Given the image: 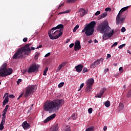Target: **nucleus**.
I'll list each match as a JSON object with an SVG mask.
<instances>
[{
	"instance_id": "obj_55",
	"label": "nucleus",
	"mask_w": 131,
	"mask_h": 131,
	"mask_svg": "<svg viewBox=\"0 0 131 131\" xmlns=\"http://www.w3.org/2000/svg\"><path fill=\"white\" fill-rule=\"evenodd\" d=\"M74 46V43H72L70 45L69 47L71 49L72 48H73Z\"/></svg>"
},
{
	"instance_id": "obj_51",
	"label": "nucleus",
	"mask_w": 131,
	"mask_h": 131,
	"mask_svg": "<svg viewBox=\"0 0 131 131\" xmlns=\"http://www.w3.org/2000/svg\"><path fill=\"white\" fill-rule=\"evenodd\" d=\"M97 60H99V62H100V63H103V61H104V59L100 58L99 59H97Z\"/></svg>"
},
{
	"instance_id": "obj_12",
	"label": "nucleus",
	"mask_w": 131,
	"mask_h": 131,
	"mask_svg": "<svg viewBox=\"0 0 131 131\" xmlns=\"http://www.w3.org/2000/svg\"><path fill=\"white\" fill-rule=\"evenodd\" d=\"M55 28H52L50 31L48 32V35L50 38V39H52V37H54L55 35L54 33L55 32Z\"/></svg>"
},
{
	"instance_id": "obj_38",
	"label": "nucleus",
	"mask_w": 131,
	"mask_h": 131,
	"mask_svg": "<svg viewBox=\"0 0 131 131\" xmlns=\"http://www.w3.org/2000/svg\"><path fill=\"white\" fill-rule=\"evenodd\" d=\"M126 29H125V28L124 27H123L122 28V29H121V32H125Z\"/></svg>"
},
{
	"instance_id": "obj_9",
	"label": "nucleus",
	"mask_w": 131,
	"mask_h": 131,
	"mask_svg": "<svg viewBox=\"0 0 131 131\" xmlns=\"http://www.w3.org/2000/svg\"><path fill=\"white\" fill-rule=\"evenodd\" d=\"M62 34H63V32L61 31V30H57L54 32V37H51V38L54 39H57L60 37Z\"/></svg>"
},
{
	"instance_id": "obj_36",
	"label": "nucleus",
	"mask_w": 131,
	"mask_h": 131,
	"mask_svg": "<svg viewBox=\"0 0 131 131\" xmlns=\"http://www.w3.org/2000/svg\"><path fill=\"white\" fill-rule=\"evenodd\" d=\"M88 112H89V114H91V113H92V112H93V108L91 107V108H89Z\"/></svg>"
},
{
	"instance_id": "obj_7",
	"label": "nucleus",
	"mask_w": 131,
	"mask_h": 131,
	"mask_svg": "<svg viewBox=\"0 0 131 131\" xmlns=\"http://www.w3.org/2000/svg\"><path fill=\"white\" fill-rule=\"evenodd\" d=\"M35 89V85H33L31 86H28L27 89L26 90V92L24 95V97L28 98L30 95H32L33 93H34V90Z\"/></svg>"
},
{
	"instance_id": "obj_40",
	"label": "nucleus",
	"mask_w": 131,
	"mask_h": 131,
	"mask_svg": "<svg viewBox=\"0 0 131 131\" xmlns=\"http://www.w3.org/2000/svg\"><path fill=\"white\" fill-rule=\"evenodd\" d=\"M123 68L122 67H120L119 69V71H120V72L121 73H123Z\"/></svg>"
},
{
	"instance_id": "obj_28",
	"label": "nucleus",
	"mask_w": 131,
	"mask_h": 131,
	"mask_svg": "<svg viewBox=\"0 0 131 131\" xmlns=\"http://www.w3.org/2000/svg\"><path fill=\"white\" fill-rule=\"evenodd\" d=\"M68 13H70V10H67L64 12H61L58 13V15H61V14H67Z\"/></svg>"
},
{
	"instance_id": "obj_17",
	"label": "nucleus",
	"mask_w": 131,
	"mask_h": 131,
	"mask_svg": "<svg viewBox=\"0 0 131 131\" xmlns=\"http://www.w3.org/2000/svg\"><path fill=\"white\" fill-rule=\"evenodd\" d=\"M94 78H91L90 79H89L86 81V85L92 86L93 84H94Z\"/></svg>"
},
{
	"instance_id": "obj_33",
	"label": "nucleus",
	"mask_w": 131,
	"mask_h": 131,
	"mask_svg": "<svg viewBox=\"0 0 131 131\" xmlns=\"http://www.w3.org/2000/svg\"><path fill=\"white\" fill-rule=\"evenodd\" d=\"M130 97H131V91L130 90V91H129V92L127 94V98H130Z\"/></svg>"
},
{
	"instance_id": "obj_53",
	"label": "nucleus",
	"mask_w": 131,
	"mask_h": 131,
	"mask_svg": "<svg viewBox=\"0 0 131 131\" xmlns=\"http://www.w3.org/2000/svg\"><path fill=\"white\" fill-rule=\"evenodd\" d=\"M6 122V120H2V121H1V123L0 124L1 125H3L5 124V122Z\"/></svg>"
},
{
	"instance_id": "obj_44",
	"label": "nucleus",
	"mask_w": 131,
	"mask_h": 131,
	"mask_svg": "<svg viewBox=\"0 0 131 131\" xmlns=\"http://www.w3.org/2000/svg\"><path fill=\"white\" fill-rule=\"evenodd\" d=\"M125 46V43L122 44L119 46L118 49H122V48H123V47H124Z\"/></svg>"
},
{
	"instance_id": "obj_56",
	"label": "nucleus",
	"mask_w": 131,
	"mask_h": 131,
	"mask_svg": "<svg viewBox=\"0 0 131 131\" xmlns=\"http://www.w3.org/2000/svg\"><path fill=\"white\" fill-rule=\"evenodd\" d=\"M9 98L13 99V98H15V96H14V95H13V94H11V95H9Z\"/></svg>"
},
{
	"instance_id": "obj_14",
	"label": "nucleus",
	"mask_w": 131,
	"mask_h": 131,
	"mask_svg": "<svg viewBox=\"0 0 131 131\" xmlns=\"http://www.w3.org/2000/svg\"><path fill=\"white\" fill-rule=\"evenodd\" d=\"M22 126L24 128V129H29V128H30V123H27V121H25L22 124Z\"/></svg>"
},
{
	"instance_id": "obj_21",
	"label": "nucleus",
	"mask_w": 131,
	"mask_h": 131,
	"mask_svg": "<svg viewBox=\"0 0 131 131\" xmlns=\"http://www.w3.org/2000/svg\"><path fill=\"white\" fill-rule=\"evenodd\" d=\"M124 108V105H123V103L120 102L119 104V107L118 108V111H121Z\"/></svg>"
},
{
	"instance_id": "obj_20",
	"label": "nucleus",
	"mask_w": 131,
	"mask_h": 131,
	"mask_svg": "<svg viewBox=\"0 0 131 131\" xmlns=\"http://www.w3.org/2000/svg\"><path fill=\"white\" fill-rule=\"evenodd\" d=\"M9 103V96H7L4 100L3 101V107H4V106H6V104L8 103Z\"/></svg>"
},
{
	"instance_id": "obj_52",
	"label": "nucleus",
	"mask_w": 131,
	"mask_h": 131,
	"mask_svg": "<svg viewBox=\"0 0 131 131\" xmlns=\"http://www.w3.org/2000/svg\"><path fill=\"white\" fill-rule=\"evenodd\" d=\"M28 39V38H27V37H25L23 39V41H24V42H27Z\"/></svg>"
},
{
	"instance_id": "obj_35",
	"label": "nucleus",
	"mask_w": 131,
	"mask_h": 131,
	"mask_svg": "<svg viewBox=\"0 0 131 131\" xmlns=\"http://www.w3.org/2000/svg\"><path fill=\"white\" fill-rule=\"evenodd\" d=\"M94 63H95V65L96 66H98V65H99V64H100L101 63V62L99 61V60H96Z\"/></svg>"
},
{
	"instance_id": "obj_30",
	"label": "nucleus",
	"mask_w": 131,
	"mask_h": 131,
	"mask_svg": "<svg viewBox=\"0 0 131 131\" xmlns=\"http://www.w3.org/2000/svg\"><path fill=\"white\" fill-rule=\"evenodd\" d=\"M8 109H9V105L8 104L6 105L5 109L3 110V112H8Z\"/></svg>"
},
{
	"instance_id": "obj_41",
	"label": "nucleus",
	"mask_w": 131,
	"mask_h": 131,
	"mask_svg": "<svg viewBox=\"0 0 131 131\" xmlns=\"http://www.w3.org/2000/svg\"><path fill=\"white\" fill-rule=\"evenodd\" d=\"M58 128H59V127H58V124H57V125H56L54 127V128H53V130L57 131V130H58Z\"/></svg>"
},
{
	"instance_id": "obj_59",
	"label": "nucleus",
	"mask_w": 131,
	"mask_h": 131,
	"mask_svg": "<svg viewBox=\"0 0 131 131\" xmlns=\"http://www.w3.org/2000/svg\"><path fill=\"white\" fill-rule=\"evenodd\" d=\"M62 6H64V4H60L58 6V9H60Z\"/></svg>"
},
{
	"instance_id": "obj_26",
	"label": "nucleus",
	"mask_w": 131,
	"mask_h": 131,
	"mask_svg": "<svg viewBox=\"0 0 131 131\" xmlns=\"http://www.w3.org/2000/svg\"><path fill=\"white\" fill-rule=\"evenodd\" d=\"M48 70H49V68L46 67L43 71V75H45V76L47 75V72H48Z\"/></svg>"
},
{
	"instance_id": "obj_27",
	"label": "nucleus",
	"mask_w": 131,
	"mask_h": 131,
	"mask_svg": "<svg viewBox=\"0 0 131 131\" xmlns=\"http://www.w3.org/2000/svg\"><path fill=\"white\" fill-rule=\"evenodd\" d=\"M78 28H79V26L78 25H77L74 28L73 31V32H76V31L77 30V29H78Z\"/></svg>"
},
{
	"instance_id": "obj_47",
	"label": "nucleus",
	"mask_w": 131,
	"mask_h": 131,
	"mask_svg": "<svg viewBox=\"0 0 131 131\" xmlns=\"http://www.w3.org/2000/svg\"><path fill=\"white\" fill-rule=\"evenodd\" d=\"M108 71H109V69H105L103 72V74H106Z\"/></svg>"
},
{
	"instance_id": "obj_23",
	"label": "nucleus",
	"mask_w": 131,
	"mask_h": 131,
	"mask_svg": "<svg viewBox=\"0 0 131 131\" xmlns=\"http://www.w3.org/2000/svg\"><path fill=\"white\" fill-rule=\"evenodd\" d=\"M104 104L105 105V107H106V108H108V107H110V101L107 100L104 103Z\"/></svg>"
},
{
	"instance_id": "obj_63",
	"label": "nucleus",
	"mask_w": 131,
	"mask_h": 131,
	"mask_svg": "<svg viewBox=\"0 0 131 131\" xmlns=\"http://www.w3.org/2000/svg\"><path fill=\"white\" fill-rule=\"evenodd\" d=\"M94 42H95V43H97V42H98V40H97V39H94Z\"/></svg>"
},
{
	"instance_id": "obj_62",
	"label": "nucleus",
	"mask_w": 131,
	"mask_h": 131,
	"mask_svg": "<svg viewBox=\"0 0 131 131\" xmlns=\"http://www.w3.org/2000/svg\"><path fill=\"white\" fill-rule=\"evenodd\" d=\"M69 42H70V39H68L66 42V43H68Z\"/></svg>"
},
{
	"instance_id": "obj_32",
	"label": "nucleus",
	"mask_w": 131,
	"mask_h": 131,
	"mask_svg": "<svg viewBox=\"0 0 131 131\" xmlns=\"http://www.w3.org/2000/svg\"><path fill=\"white\" fill-rule=\"evenodd\" d=\"M105 11H106V12H111L112 11L111 8L107 7L105 9Z\"/></svg>"
},
{
	"instance_id": "obj_60",
	"label": "nucleus",
	"mask_w": 131,
	"mask_h": 131,
	"mask_svg": "<svg viewBox=\"0 0 131 131\" xmlns=\"http://www.w3.org/2000/svg\"><path fill=\"white\" fill-rule=\"evenodd\" d=\"M103 130L106 131L107 130V126H104L103 127Z\"/></svg>"
},
{
	"instance_id": "obj_4",
	"label": "nucleus",
	"mask_w": 131,
	"mask_h": 131,
	"mask_svg": "<svg viewBox=\"0 0 131 131\" xmlns=\"http://www.w3.org/2000/svg\"><path fill=\"white\" fill-rule=\"evenodd\" d=\"M95 27H96V21H91L90 23L85 25L84 29L82 30V33L85 32L86 36H91L94 34Z\"/></svg>"
},
{
	"instance_id": "obj_61",
	"label": "nucleus",
	"mask_w": 131,
	"mask_h": 131,
	"mask_svg": "<svg viewBox=\"0 0 131 131\" xmlns=\"http://www.w3.org/2000/svg\"><path fill=\"white\" fill-rule=\"evenodd\" d=\"M108 58H111V55L107 54V59H108Z\"/></svg>"
},
{
	"instance_id": "obj_3",
	"label": "nucleus",
	"mask_w": 131,
	"mask_h": 131,
	"mask_svg": "<svg viewBox=\"0 0 131 131\" xmlns=\"http://www.w3.org/2000/svg\"><path fill=\"white\" fill-rule=\"evenodd\" d=\"M30 51L31 49L29 47V44H27L21 47L20 49L17 50L13 56V59H23V58H25L26 56L29 54H30Z\"/></svg>"
},
{
	"instance_id": "obj_58",
	"label": "nucleus",
	"mask_w": 131,
	"mask_h": 131,
	"mask_svg": "<svg viewBox=\"0 0 131 131\" xmlns=\"http://www.w3.org/2000/svg\"><path fill=\"white\" fill-rule=\"evenodd\" d=\"M40 48H42V45H40L39 46H38L36 49H40Z\"/></svg>"
},
{
	"instance_id": "obj_37",
	"label": "nucleus",
	"mask_w": 131,
	"mask_h": 131,
	"mask_svg": "<svg viewBox=\"0 0 131 131\" xmlns=\"http://www.w3.org/2000/svg\"><path fill=\"white\" fill-rule=\"evenodd\" d=\"M63 85H64V82H60L59 84H58V88H62V86H63Z\"/></svg>"
},
{
	"instance_id": "obj_19",
	"label": "nucleus",
	"mask_w": 131,
	"mask_h": 131,
	"mask_svg": "<svg viewBox=\"0 0 131 131\" xmlns=\"http://www.w3.org/2000/svg\"><path fill=\"white\" fill-rule=\"evenodd\" d=\"M107 15H108V13L107 12H104L103 13H102L98 17V20H101V19H103V18L107 17Z\"/></svg>"
},
{
	"instance_id": "obj_57",
	"label": "nucleus",
	"mask_w": 131,
	"mask_h": 131,
	"mask_svg": "<svg viewBox=\"0 0 131 131\" xmlns=\"http://www.w3.org/2000/svg\"><path fill=\"white\" fill-rule=\"evenodd\" d=\"M2 113H3V115H2V116H3V117L6 116V114L7 112L3 111V112H2Z\"/></svg>"
},
{
	"instance_id": "obj_16",
	"label": "nucleus",
	"mask_w": 131,
	"mask_h": 131,
	"mask_svg": "<svg viewBox=\"0 0 131 131\" xmlns=\"http://www.w3.org/2000/svg\"><path fill=\"white\" fill-rule=\"evenodd\" d=\"M82 68H83V66L81 64H78L75 67L76 71L78 73H80V72L82 71Z\"/></svg>"
},
{
	"instance_id": "obj_6",
	"label": "nucleus",
	"mask_w": 131,
	"mask_h": 131,
	"mask_svg": "<svg viewBox=\"0 0 131 131\" xmlns=\"http://www.w3.org/2000/svg\"><path fill=\"white\" fill-rule=\"evenodd\" d=\"M129 7H131V5L123 7L120 10L116 18V23L117 25H119V24L124 23V21H125V17H123L121 18V15H120V14H122L123 12H125V11L128 10V8H129Z\"/></svg>"
},
{
	"instance_id": "obj_11",
	"label": "nucleus",
	"mask_w": 131,
	"mask_h": 131,
	"mask_svg": "<svg viewBox=\"0 0 131 131\" xmlns=\"http://www.w3.org/2000/svg\"><path fill=\"white\" fill-rule=\"evenodd\" d=\"M107 90V88H103L101 90H100V92L95 96V98H102V96L104 95V93L106 92Z\"/></svg>"
},
{
	"instance_id": "obj_2",
	"label": "nucleus",
	"mask_w": 131,
	"mask_h": 131,
	"mask_svg": "<svg viewBox=\"0 0 131 131\" xmlns=\"http://www.w3.org/2000/svg\"><path fill=\"white\" fill-rule=\"evenodd\" d=\"M64 104V100L63 99H56L53 101L50 100L49 102H46L43 105V110L45 111L53 112H58L59 108Z\"/></svg>"
},
{
	"instance_id": "obj_25",
	"label": "nucleus",
	"mask_w": 131,
	"mask_h": 131,
	"mask_svg": "<svg viewBox=\"0 0 131 131\" xmlns=\"http://www.w3.org/2000/svg\"><path fill=\"white\" fill-rule=\"evenodd\" d=\"M95 129H94V126H90L88 128L85 129V131H94Z\"/></svg>"
},
{
	"instance_id": "obj_15",
	"label": "nucleus",
	"mask_w": 131,
	"mask_h": 131,
	"mask_svg": "<svg viewBox=\"0 0 131 131\" xmlns=\"http://www.w3.org/2000/svg\"><path fill=\"white\" fill-rule=\"evenodd\" d=\"M79 13H80V17L81 18L83 17L85 15L88 14V12L85 11V10L83 8H80L79 10Z\"/></svg>"
},
{
	"instance_id": "obj_49",
	"label": "nucleus",
	"mask_w": 131,
	"mask_h": 131,
	"mask_svg": "<svg viewBox=\"0 0 131 131\" xmlns=\"http://www.w3.org/2000/svg\"><path fill=\"white\" fill-rule=\"evenodd\" d=\"M24 95V93H22L18 97L17 100H19V99H20V98H22V97H23V95Z\"/></svg>"
},
{
	"instance_id": "obj_54",
	"label": "nucleus",
	"mask_w": 131,
	"mask_h": 131,
	"mask_svg": "<svg viewBox=\"0 0 131 131\" xmlns=\"http://www.w3.org/2000/svg\"><path fill=\"white\" fill-rule=\"evenodd\" d=\"M51 55V53L49 52L48 53L46 54L45 56V58H46L47 57H49V56H50Z\"/></svg>"
},
{
	"instance_id": "obj_39",
	"label": "nucleus",
	"mask_w": 131,
	"mask_h": 131,
	"mask_svg": "<svg viewBox=\"0 0 131 131\" xmlns=\"http://www.w3.org/2000/svg\"><path fill=\"white\" fill-rule=\"evenodd\" d=\"M38 57H39V54L37 53L34 56L35 60H37V59H38Z\"/></svg>"
},
{
	"instance_id": "obj_13",
	"label": "nucleus",
	"mask_w": 131,
	"mask_h": 131,
	"mask_svg": "<svg viewBox=\"0 0 131 131\" xmlns=\"http://www.w3.org/2000/svg\"><path fill=\"white\" fill-rule=\"evenodd\" d=\"M56 117V114H53L49 117H47L46 119L43 121L44 123H47V122H49L52 119H54Z\"/></svg>"
},
{
	"instance_id": "obj_48",
	"label": "nucleus",
	"mask_w": 131,
	"mask_h": 131,
	"mask_svg": "<svg viewBox=\"0 0 131 131\" xmlns=\"http://www.w3.org/2000/svg\"><path fill=\"white\" fill-rule=\"evenodd\" d=\"M117 45H118V42H116L112 46L111 48H113V47H116Z\"/></svg>"
},
{
	"instance_id": "obj_31",
	"label": "nucleus",
	"mask_w": 131,
	"mask_h": 131,
	"mask_svg": "<svg viewBox=\"0 0 131 131\" xmlns=\"http://www.w3.org/2000/svg\"><path fill=\"white\" fill-rule=\"evenodd\" d=\"M97 67V66L96 65V63H95V62L93 63L91 66H90V68H95Z\"/></svg>"
},
{
	"instance_id": "obj_64",
	"label": "nucleus",
	"mask_w": 131,
	"mask_h": 131,
	"mask_svg": "<svg viewBox=\"0 0 131 131\" xmlns=\"http://www.w3.org/2000/svg\"><path fill=\"white\" fill-rule=\"evenodd\" d=\"M2 120H6V116L3 117Z\"/></svg>"
},
{
	"instance_id": "obj_29",
	"label": "nucleus",
	"mask_w": 131,
	"mask_h": 131,
	"mask_svg": "<svg viewBox=\"0 0 131 131\" xmlns=\"http://www.w3.org/2000/svg\"><path fill=\"white\" fill-rule=\"evenodd\" d=\"M77 0H67V4H72V3H75Z\"/></svg>"
},
{
	"instance_id": "obj_46",
	"label": "nucleus",
	"mask_w": 131,
	"mask_h": 131,
	"mask_svg": "<svg viewBox=\"0 0 131 131\" xmlns=\"http://www.w3.org/2000/svg\"><path fill=\"white\" fill-rule=\"evenodd\" d=\"M21 81H22V79H18V80L16 81L17 84H19L21 82Z\"/></svg>"
},
{
	"instance_id": "obj_8",
	"label": "nucleus",
	"mask_w": 131,
	"mask_h": 131,
	"mask_svg": "<svg viewBox=\"0 0 131 131\" xmlns=\"http://www.w3.org/2000/svg\"><path fill=\"white\" fill-rule=\"evenodd\" d=\"M39 69V65L36 64V63L34 62L30 65V68L28 69V73H32L34 72H37L38 69Z\"/></svg>"
},
{
	"instance_id": "obj_10",
	"label": "nucleus",
	"mask_w": 131,
	"mask_h": 131,
	"mask_svg": "<svg viewBox=\"0 0 131 131\" xmlns=\"http://www.w3.org/2000/svg\"><path fill=\"white\" fill-rule=\"evenodd\" d=\"M80 49H81V46L80 45V41L77 40L75 43L74 50L76 52L77 51H79Z\"/></svg>"
},
{
	"instance_id": "obj_43",
	"label": "nucleus",
	"mask_w": 131,
	"mask_h": 131,
	"mask_svg": "<svg viewBox=\"0 0 131 131\" xmlns=\"http://www.w3.org/2000/svg\"><path fill=\"white\" fill-rule=\"evenodd\" d=\"M84 85V84L83 83H82L80 86V89L78 90V91H80V90H81L83 88V86Z\"/></svg>"
},
{
	"instance_id": "obj_18",
	"label": "nucleus",
	"mask_w": 131,
	"mask_h": 131,
	"mask_svg": "<svg viewBox=\"0 0 131 131\" xmlns=\"http://www.w3.org/2000/svg\"><path fill=\"white\" fill-rule=\"evenodd\" d=\"M54 28H55L56 30H57V29H58V30H61V31H62V32L63 30H64V25H63L62 24H59Z\"/></svg>"
},
{
	"instance_id": "obj_50",
	"label": "nucleus",
	"mask_w": 131,
	"mask_h": 131,
	"mask_svg": "<svg viewBox=\"0 0 131 131\" xmlns=\"http://www.w3.org/2000/svg\"><path fill=\"white\" fill-rule=\"evenodd\" d=\"M71 118H72V119H74V118H75V113L73 114V115L71 116Z\"/></svg>"
},
{
	"instance_id": "obj_22",
	"label": "nucleus",
	"mask_w": 131,
	"mask_h": 131,
	"mask_svg": "<svg viewBox=\"0 0 131 131\" xmlns=\"http://www.w3.org/2000/svg\"><path fill=\"white\" fill-rule=\"evenodd\" d=\"M92 91V86L87 85L86 88L85 89L86 93H90Z\"/></svg>"
},
{
	"instance_id": "obj_5",
	"label": "nucleus",
	"mask_w": 131,
	"mask_h": 131,
	"mask_svg": "<svg viewBox=\"0 0 131 131\" xmlns=\"http://www.w3.org/2000/svg\"><path fill=\"white\" fill-rule=\"evenodd\" d=\"M7 67H8L7 63H3L0 67V77H6L13 73V69L12 68L7 69Z\"/></svg>"
},
{
	"instance_id": "obj_24",
	"label": "nucleus",
	"mask_w": 131,
	"mask_h": 131,
	"mask_svg": "<svg viewBox=\"0 0 131 131\" xmlns=\"http://www.w3.org/2000/svg\"><path fill=\"white\" fill-rule=\"evenodd\" d=\"M63 66H64V63H61L60 64L59 67L57 68V72H59L60 71L61 69H62V68L63 67Z\"/></svg>"
},
{
	"instance_id": "obj_42",
	"label": "nucleus",
	"mask_w": 131,
	"mask_h": 131,
	"mask_svg": "<svg viewBox=\"0 0 131 131\" xmlns=\"http://www.w3.org/2000/svg\"><path fill=\"white\" fill-rule=\"evenodd\" d=\"M101 14V11H97L95 13V16H98V15H100Z\"/></svg>"
},
{
	"instance_id": "obj_1",
	"label": "nucleus",
	"mask_w": 131,
	"mask_h": 131,
	"mask_svg": "<svg viewBox=\"0 0 131 131\" xmlns=\"http://www.w3.org/2000/svg\"><path fill=\"white\" fill-rule=\"evenodd\" d=\"M96 30L100 33L103 34L102 38L104 40L111 38V37L114 34V30H112L111 32L109 33V31L111 30V28L109 27V23L106 20L99 24Z\"/></svg>"
},
{
	"instance_id": "obj_34",
	"label": "nucleus",
	"mask_w": 131,
	"mask_h": 131,
	"mask_svg": "<svg viewBox=\"0 0 131 131\" xmlns=\"http://www.w3.org/2000/svg\"><path fill=\"white\" fill-rule=\"evenodd\" d=\"M88 68H86L85 67L83 68V71H82L83 73H85V72H88Z\"/></svg>"
},
{
	"instance_id": "obj_45",
	"label": "nucleus",
	"mask_w": 131,
	"mask_h": 131,
	"mask_svg": "<svg viewBox=\"0 0 131 131\" xmlns=\"http://www.w3.org/2000/svg\"><path fill=\"white\" fill-rule=\"evenodd\" d=\"M5 126L4 125L0 124V130H3L4 129Z\"/></svg>"
}]
</instances>
